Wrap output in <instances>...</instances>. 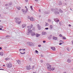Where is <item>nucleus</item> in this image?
<instances>
[{
    "mask_svg": "<svg viewBox=\"0 0 73 73\" xmlns=\"http://www.w3.org/2000/svg\"><path fill=\"white\" fill-rule=\"evenodd\" d=\"M58 9L57 8H56L54 9L52 8V9L51 10V11H52V12H53L54 11L55 12V11H58Z\"/></svg>",
    "mask_w": 73,
    "mask_h": 73,
    "instance_id": "423d86ee",
    "label": "nucleus"
},
{
    "mask_svg": "<svg viewBox=\"0 0 73 73\" xmlns=\"http://www.w3.org/2000/svg\"><path fill=\"white\" fill-rule=\"evenodd\" d=\"M59 11L60 13H63L64 12V11L61 10V9H59Z\"/></svg>",
    "mask_w": 73,
    "mask_h": 73,
    "instance_id": "6e6552de",
    "label": "nucleus"
},
{
    "mask_svg": "<svg viewBox=\"0 0 73 73\" xmlns=\"http://www.w3.org/2000/svg\"><path fill=\"white\" fill-rule=\"evenodd\" d=\"M60 43H62V44H63V43L64 42V41H63L62 40H60Z\"/></svg>",
    "mask_w": 73,
    "mask_h": 73,
    "instance_id": "c85d7f7f",
    "label": "nucleus"
},
{
    "mask_svg": "<svg viewBox=\"0 0 73 73\" xmlns=\"http://www.w3.org/2000/svg\"><path fill=\"white\" fill-rule=\"evenodd\" d=\"M40 36V35L38 34H36V37H39V36Z\"/></svg>",
    "mask_w": 73,
    "mask_h": 73,
    "instance_id": "f3484780",
    "label": "nucleus"
},
{
    "mask_svg": "<svg viewBox=\"0 0 73 73\" xmlns=\"http://www.w3.org/2000/svg\"><path fill=\"white\" fill-rule=\"evenodd\" d=\"M17 9H18V10H20V9H21V7H17Z\"/></svg>",
    "mask_w": 73,
    "mask_h": 73,
    "instance_id": "5701e85b",
    "label": "nucleus"
},
{
    "mask_svg": "<svg viewBox=\"0 0 73 73\" xmlns=\"http://www.w3.org/2000/svg\"><path fill=\"white\" fill-rule=\"evenodd\" d=\"M23 51H24V50H25V49H22Z\"/></svg>",
    "mask_w": 73,
    "mask_h": 73,
    "instance_id": "5fc2aeb1",
    "label": "nucleus"
},
{
    "mask_svg": "<svg viewBox=\"0 0 73 73\" xmlns=\"http://www.w3.org/2000/svg\"><path fill=\"white\" fill-rule=\"evenodd\" d=\"M20 53H21V54H25V52H24V53H22L21 52H20Z\"/></svg>",
    "mask_w": 73,
    "mask_h": 73,
    "instance_id": "4c0bfd02",
    "label": "nucleus"
},
{
    "mask_svg": "<svg viewBox=\"0 0 73 73\" xmlns=\"http://www.w3.org/2000/svg\"><path fill=\"white\" fill-rule=\"evenodd\" d=\"M33 7L32 6H30V8L31 10H33V7Z\"/></svg>",
    "mask_w": 73,
    "mask_h": 73,
    "instance_id": "c9c22d12",
    "label": "nucleus"
},
{
    "mask_svg": "<svg viewBox=\"0 0 73 73\" xmlns=\"http://www.w3.org/2000/svg\"><path fill=\"white\" fill-rule=\"evenodd\" d=\"M41 46V45H38V47H40V46Z\"/></svg>",
    "mask_w": 73,
    "mask_h": 73,
    "instance_id": "3c124183",
    "label": "nucleus"
},
{
    "mask_svg": "<svg viewBox=\"0 0 73 73\" xmlns=\"http://www.w3.org/2000/svg\"><path fill=\"white\" fill-rule=\"evenodd\" d=\"M67 62L68 63H70V62H71V60L70 59H68L67 60Z\"/></svg>",
    "mask_w": 73,
    "mask_h": 73,
    "instance_id": "4468645a",
    "label": "nucleus"
},
{
    "mask_svg": "<svg viewBox=\"0 0 73 73\" xmlns=\"http://www.w3.org/2000/svg\"><path fill=\"white\" fill-rule=\"evenodd\" d=\"M0 30H2V28H0Z\"/></svg>",
    "mask_w": 73,
    "mask_h": 73,
    "instance_id": "e2e57ef3",
    "label": "nucleus"
},
{
    "mask_svg": "<svg viewBox=\"0 0 73 73\" xmlns=\"http://www.w3.org/2000/svg\"><path fill=\"white\" fill-rule=\"evenodd\" d=\"M37 27L39 29H41V28H40V25H39V24L37 25Z\"/></svg>",
    "mask_w": 73,
    "mask_h": 73,
    "instance_id": "412c9836",
    "label": "nucleus"
},
{
    "mask_svg": "<svg viewBox=\"0 0 73 73\" xmlns=\"http://www.w3.org/2000/svg\"><path fill=\"white\" fill-rule=\"evenodd\" d=\"M59 45H62V43H60L59 44Z\"/></svg>",
    "mask_w": 73,
    "mask_h": 73,
    "instance_id": "603ef678",
    "label": "nucleus"
},
{
    "mask_svg": "<svg viewBox=\"0 0 73 73\" xmlns=\"http://www.w3.org/2000/svg\"><path fill=\"white\" fill-rule=\"evenodd\" d=\"M36 1H38V0H35Z\"/></svg>",
    "mask_w": 73,
    "mask_h": 73,
    "instance_id": "680f3d73",
    "label": "nucleus"
},
{
    "mask_svg": "<svg viewBox=\"0 0 73 73\" xmlns=\"http://www.w3.org/2000/svg\"><path fill=\"white\" fill-rule=\"evenodd\" d=\"M53 40H56L57 39V38L55 36H54L53 37Z\"/></svg>",
    "mask_w": 73,
    "mask_h": 73,
    "instance_id": "6ab92c4d",
    "label": "nucleus"
},
{
    "mask_svg": "<svg viewBox=\"0 0 73 73\" xmlns=\"http://www.w3.org/2000/svg\"><path fill=\"white\" fill-rule=\"evenodd\" d=\"M5 59L6 60H9V58H5Z\"/></svg>",
    "mask_w": 73,
    "mask_h": 73,
    "instance_id": "72a5a7b5",
    "label": "nucleus"
},
{
    "mask_svg": "<svg viewBox=\"0 0 73 73\" xmlns=\"http://www.w3.org/2000/svg\"><path fill=\"white\" fill-rule=\"evenodd\" d=\"M23 50L22 49H19V51H20L21 50Z\"/></svg>",
    "mask_w": 73,
    "mask_h": 73,
    "instance_id": "13d9d810",
    "label": "nucleus"
},
{
    "mask_svg": "<svg viewBox=\"0 0 73 73\" xmlns=\"http://www.w3.org/2000/svg\"><path fill=\"white\" fill-rule=\"evenodd\" d=\"M59 36L61 37H63L62 36V35L61 34H60Z\"/></svg>",
    "mask_w": 73,
    "mask_h": 73,
    "instance_id": "58836bf2",
    "label": "nucleus"
},
{
    "mask_svg": "<svg viewBox=\"0 0 73 73\" xmlns=\"http://www.w3.org/2000/svg\"><path fill=\"white\" fill-rule=\"evenodd\" d=\"M0 55H1V56H3V52H0Z\"/></svg>",
    "mask_w": 73,
    "mask_h": 73,
    "instance_id": "a878e982",
    "label": "nucleus"
},
{
    "mask_svg": "<svg viewBox=\"0 0 73 73\" xmlns=\"http://www.w3.org/2000/svg\"><path fill=\"white\" fill-rule=\"evenodd\" d=\"M51 49H52V50H53L54 51H55V50H56V48L55 47H51Z\"/></svg>",
    "mask_w": 73,
    "mask_h": 73,
    "instance_id": "9d476101",
    "label": "nucleus"
},
{
    "mask_svg": "<svg viewBox=\"0 0 73 73\" xmlns=\"http://www.w3.org/2000/svg\"><path fill=\"white\" fill-rule=\"evenodd\" d=\"M15 23L18 24H20L21 23V21L20 19L18 18H15Z\"/></svg>",
    "mask_w": 73,
    "mask_h": 73,
    "instance_id": "f03ea898",
    "label": "nucleus"
},
{
    "mask_svg": "<svg viewBox=\"0 0 73 73\" xmlns=\"http://www.w3.org/2000/svg\"><path fill=\"white\" fill-rule=\"evenodd\" d=\"M25 27H26V24H23L22 25V27L23 28H24Z\"/></svg>",
    "mask_w": 73,
    "mask_h": 73,
    "instance_id": "4be33fe9",
    "label": "nucleus"
},
{
    "mask_svg": "<svg viewBox=\"0 0 73 73\" xmlns=\"http://www.w3.org/2000/svg\"><path fill=\"white\" fill-rule=\"evenodd\" d=\"M67 50L68 51V52H69L70 50H69V48L68 47H67Z\"/></svg>",
    "mask_w": 73,
    "mask_h": 73,
    "instance_id": "e433bc0d",
    "label": "nucleus"
},
{
    "mask_svg": "<svg viewBox=\"0 0 73 73\" xmlns=\"http://www.w3.org/2000/svg\"><path fill=\"white\" fill-rule=\"evenodd\" d=\"M48 25H49V24H48V23H46L45 26L46 27L47 26H48Z\"/></svg>",
    "mask_w": 73,
    "mask_h": 73,
    "instance_id": "7c9ffc66",
    "label": "nucleus"
},
{
    "mask_svg": "<svg viewBox=\"0 0 73 73\" xmlns=\"http://www.w3.org/2000/svg\"><path fill=\"white\" fill-rule=\"evenodd\" d=\"M50 29H52V28H53V26H52V25H50Z\"/></svg>",
    "mask_w": 73,
    "mask_h": 73,
    "instance_id": "c756f323",
    "label": "nucleus"
},
{
    "mask_svg": "<svg viewBox=\"0 0 73 73\" xmlns=\"http://www.w3.org/2000/svg\"><path fill=\"white\" fill-rule=\"evenodd\" d=\"M10 37V36L9 35H7L6 36V37Z\"/></svg>",
    "mask_w": 73,
    "mask_h": 73,
    "instance_id": "a18cd8bd",
    "label": "nucleus"
},
{
    "mask_svg": "<svg viewBox=\"0 0 73 73\" xmlns=\"http://www.w3.org/2000/svg\"><path fill=\"white\" fill-rule=\"evenodd\" d=\"M54 13H55V14L56 15L60 14V12L58 11H55Z\"/></svg>",
    "mask_w": 73,
    "mask_h": 73,
    "instance_id": "1a4fd4ad",
    "label": "nucleus"
},
{
    "mask_svg": "<svg viewBox=\"0 0 73 73\" xmlns=\"http://www.w3.org/2000/svg\"><path fill=\"white\" fill-rule=\"evenodd\" d=\"M5 6H6V7H7V6H9V5L8 4H6L5 5Z\"/></svg>",
    "mask_w": 73,
    "mask_h": 73,
    "instance_id": "a19ab883",
    "label": "nucleus"
},
{
    "mask_svg": "<svg viewBox=\"0 0 73 73\" xmlns=\"http://www.w3.org/2000/svg\"><path fill=\"white\" fill-rule=\"evenodd\" d=\"M48 21H51V20L50 19H48Z\"/></svg>",
    "mask_w": 73,
    "mask_h": 73,
    "instance_id": "864d4df0",
    "label": "nucleus"
},
{
    "mask_svg": "<svg viewBox=\"0 0 73 73\" xmlns=\"http://www.w3.org/2000/svg\"><path fill=\"white\" fill-rule=\"evenodd\" d=\"M57 19H57V18H56V19H54V21H55V22H56V23L57 21Z\"/></svg>",
    "mask_w": 73,
    "mask_h": 73,
    "instance_id": "2f4dec72",
    "label": "nucleus"
},
{
    "mask_svg": "<svg viewBox=\"0 0 73 73\" xmlns=\"http://www.w3.org/2000/svg\"><path fill=\"white\" fill-rule=\"evenodd\" d=\"M29 19H30L31 21H34V20L33 18L32 17H31L30 18H29Z\"/></svg>",
    "mask_w": 73,
    "mask_h": 73,
    "instance_id": "2eb2a0df",
    "label": "nucleus"
},
{
    "mask_svg": "<svg viewBox=\"0 0 73 73\" xmlns=\"http://www.w3.org/2000/svg\"><path fill=\"white\" fill-rule=\"evenodd\" d=\"M58 5H62V2L60 1L58 3Z\"/></svg>",
    "mask_w": 73,
    "mask_h": 73,
    "instance_id": "b1692460",
    "label": "nucleus"
},
{
    "mask_svg": "<svg viewBox=\"0 0 73 73\" xmlns=\"http://www.w3.org/2000/svg\"><path fill=\"white\" fill-rule=\"evenodd\" d=\"M6 65L8 68H12V64H11V62H9V64H7Z\"/></svg>",
    "mask_w": 73,
    "mask_h": 73,
    "instance_id": "20e7f679",
    "label": "nucleus"
},
{
    "mask_svg": "<svg viewBox=\"0 0 73 73\" xmlns=\"http://www.w3.org/2000/svg\"><path fill=\"white\" fill-rule=\"evenodd\" d=\"M8 4H9V5H12V3H9Z\"/></svg>",
    "mask_w": 73,
    "mask_h": 73,
    "instance_id": "79ce46f5",
    "label": "nucleus"
},
{
    "mask_svg": "<svg viewBox=\"0 0 73 73\" xmlns=\"http://www.w3.org/2000/svg\"><path fill=\"white\" fill-rule=\"evenodd\" d=\"M35 69V66H32V70H33Z\"/></svg>",
    "mask_w": 73,
    "mask_h": 73,
    "instance_id": "f704fd0d",
    "label": "nucleus"
},
{
    "mask_svg": "<svg viewBox=\"0 0 73 73\" xmlns=\"http://www.w3.org/2000/svg\"><path fill=\"white\" fill-rule=\"evenodd\" d=\"M59 21H60V20L57 19V20L56 21V22L58 23V22H59Z\"/></svg>",
    "mask_w": 73,
    "mask_h": 73,
    "instance_id": "37998d69",
    "label": "nucleus"
},
{
    "mask_svg": "<svg viewBox=\"0 0 73 73\" xmlns=\"http://www.w3.org/2000/svg\"><path fill=\"white\" fill-rule=\"evenodd\" d=\"M48 29H49V28H48V27L46 28H45V29H46V30H48Z\"/></svg>",
    "mask_w": 73,
    "mask_h": 73,
    "instance_id": "c03bdc74",
    "label": "nucleus"
},
{
    "mask_svg": "<svg viewBox=\"0 0 73 73\" xmlns=\"http://www.w3.org/2000/svg\"><path fill=\"white\" fill-rule=\"evenodd\" d=\"M35 52H36V53H38V51L37 50H35Z\"/></svg>",
    "mask_w": 73,
    "mask_h": 73,
    "instance_id": "09e8293b",
    "label": "nucleus"
},
{
    "mask_svg": "<svg viewBox=\"0 0 73 73\" xmlns=\"http://www.w3.org/2000/svg\"><path fill=\"white\" fill-rule=\"evenodd\" d=\"M53 37V36L52 35H50L49 36V37H48V39L49 40H50V39H51L52 38V37Z\"/></svg>",
    "mask_w": 73,
    "mask_h": 73,
    "instance_id": "9b49d317",
    "label": "nucleus"
},
{
    "mask_svg": "<svg viewBox=\"0 0 73 73\" xmlns=\"http://www.w3.org/2000/svg\"><path fill=\"white\" fill-rule=\"evenodd\" d=\"M21 11L22 12H23V14H24V15H25L26 14V13H25V10L22 9L21 10Z\"/></svg>",
    "mask_w": 73,
    "mask_h": 73,
    "instance_id": "f8f14e48",
    "label": "nucleus"
},
{
    "mask_svg": "<svg viewBox=\"0 0 73 73\" xmlns=\"http://www.w3.org/2000/svg\"><path fill=\"white\" fill-rule=\"evenodd\" d=\"M72 70H73V68H72Z\"/></svg>",
    "mask_w": 73,
    "mask_h": 73,
    "instance_id": "774afa93",
    "label": "nucleus"
},
{
    "mask_svg": "<svg viewBox=\"0 0 73 73\" xmlns=\"http://www.w3.org/2000/svg\"><path fill=\"white\" fill-rule=\"evenodd\" d=\"M25 0L26 1V2H27L28 1V0Z\"/></svg>",
    "mask_w": 73,
    "mask_h": 73,
    "instance_id": "052dcab7",
    "label": "nucleus"
},
{
    "mask_svg": "<svg viewBox=\"0 0 73 73\" xmlns=\"http://www.w3.org/2000/svg\"><path fill=\"white\" fill-rule=\"evenodd\" d=\"M43 43H45L46 42V41L45 40H43Z\"/></svg>",
    "mask_w": 73,
    "mask_h": 73,
    "instance_id": "de8ad7c7",
    "label": "nucleus"
},
{
    "mask_svg": "<svg viewBox=\"0 0 73 73\" xmlns=\"http://www.w3.org/2000/svg\"><path fill=\"white\" fill-rule=\"evenodd\" d=\"M64 73H66V72H64Z\"/></svg>",
    "mask_w": 73,
    "mask_h": 73,
    "instance_id": "338daca9",
    "label": "nucleus"
},
{
    "mask_svg": "<svg viewBox=\"0 0 73 73\" xmlns=\"http://www.w3.org/2000/svg\"><path fill=\"white\" fill-rule=\"evenodd\" d=\"M28 9L26 8V11H25V13H27V12H28Z\"/></svg>",
    "mask_w": 73,
    "mask_h": 73,
    "instance_id": "393cba45",
    "label": "nucleus"
},
{
    "mask_svg": "<svg viewBox=\"0 0 73 73\" xmlns=\"http://www.w3.org/2000/svg\"><path fill=\"white\" fill-rule=\"evenodd\" d=\"M59 24L60 25H62V24H61V22H59Z\"/></svg>",
    "mask_w": 73,
    "mask_h": 73,
    "instance_id": "ea45409f",
    "label": "nucleus"
},
{
    "mask_svg": "<svg viewBox=\"0 0 73 73\" xmlns=\"http://www.w3.org/2000/svg\"><path fill=\"white\" fill-rule=\"evenodd\" d=\"M69 25V27H71V25H70V24L69 25Z\"/></svg>",
    "mask_w": 73,
    "mask_h": 73,
    "instance_id": "bf43d9fd",
    "label": "nucleus"
},
{
    "mask_svg": "<svg viewBox=\"0 0 73 73\" xmlns=\"http://www.w3.org/2000/svg\"><path fill=\"white\" fill-rule=\"evenodd\" d=\"M31 69V66L29 65L26 67V69L27 70H30Z\"/></svg>",
    "mask_w": 73,
    "mask_h": 73,
    "instance_id": "0eeeda50",
    "label": "nucleus"
},
{
    "mask_svg": "<svg viewBox=\"0 0 73 73\" xmlns=\"http://www.w3.org/2000/svg\"><path fill=\"white\" fill-rule=\"evenodd\" d=\"M33 25L31 24L29 25V26H27V28H28V29H31V28H32V27H33Z\"/></svg>",
    "mask_w": 73,
    "mask_h": 73,
    "instance_id": "39448f33",
    "label": "nucleus"
},
{
    "mask_svg": "<svg viewBox=\"0 0 73 73\" xmlns=\"http://www.w3.org/2000/svg\"><path fill=\"white\" fill-rule=\"evenodd\" d=\"M47 69L48 71H50L51 70V68L52 67V66L49 65V64H47Z\"/></svg>",
    "mask_w": 73,
    "mask_h": 73,
    "instance_id": "7ed1b4c3",
    "label": "nucleus"
},
{
    "mask_svg": "<svg viewBox=\"0 0 73 73\" xmlns=\"http://www.w3.org/2000/svg\"><path fill=\"white\" fill-rule=\"evenodd\" d=\"M30 42H28V43H27V45H28L29 46H30Z\"/></svg>",
    "mask_w": 73,
    "mask_h": 73,
    "instance_id": "bb28decb",
    "label": "nucleus"
},
{
    "mask_svg": "<svg viewBox=\"0 0 73 73\" xmlns=\"http://www.w3.org/2000/svg\"><path fill=\"white\" fill-rule=\"evenodd\" d=\"M3 66H5V65H3Z\"/></svg>",
    "mask_w": 73,
    "mask_h": 73,
    "instance_id": "69168bd1",
    "label": "nucleus"
},
{
    "mask_svg": "<svg viewBox=\"0 0 73 73\" xmlns=\"http://www.w3.org/2000/svg\"><path fill=\"white\" fill-rule=\"evenodd\" d=\"M44 13H45V14H49V11H45L44 12Z\"/></svg>",
    "mask_w": 73,
    "mask_h": 73,
    "instance_id": "ddd939ff",
    "label": "nucleus"
},
{
    "mask_svg": "<svg viewBox=\"0 0 73 73\" xmlns=\"http://www.w3.org/2000/svg\"><path fill=\"white\" fill-rule=\"evenodd\" d=\"M28 31L27 32V33H28V35H29V34L31 33L32 36H35L36 35L35 33L34 32L35 30V27H33L32 29V30H31V29H28Z\"/></svg>",
    "mask_w": 73,
    "mask_h": 73,
    "instance_id": "f257e3e1",
    "label": "nucleus"
},
{
    "mask_svg": "<svg viewBox=\"0 0 73 73\" xmlns=\"http://www.w3.org/2000/svg\"><path fill=\"white\" fill-rule=\"evenodd\" d=\"M72 44H73V40L72 41Z\"/></svg>",
    "mask_w": 73,
    "mask_h": 73,
    "instance_id": "0e129e2a",
    "label": "nucleus"
},
{
    "mask_svg": "<svg viewBox=\"0 0 73 73\" xmlns=\"http://www.w3.org/2000/svg\"><path fill=\"white\" fill-rule=\"evenodd\" d=\"M55 70V67H52V68H51V70H50V71H53V70Z\"/></svg>",
    "mask_w": 73,
    "mask_h": 73,
    "instance_id": "dca6fc26",
    "label": "nucleus"
},
{
    "mask_svg": "<svg viewBox=\"0 0 73 73\" xmlns=\"http://www.w3.org/2000/svg\"><path fill=\"white\" fill-rule=\"evenodd\" d=\"M40 56L41 57H44V56L43 55H42V54H41L40 55Z\"/></svg>",
    "mask_w": 73,
    "mask_h": 73,
    "instance_id": "49530a36",
    "label": "nucleus"
},
{
    "mask_svg": "<svg viewBox=\"0 0 73 73\" xmlns=\"http://www.w3.org/2000/svg\"><path fill=\"white\" fill-rule=\"evenodd\" d=\"M16 61L18 62V64H20V62H21V61L19 60H17Z\"/></svg>",
    "mask_w": 73,
    "mask_h": 73,
    "instance_id": "a211bd4d",
    "label": "nucleus"
},
{
    "mask_svg": "<svg viewBox=\"0 0 73 73\" xmlns=\"http://www.w3.org/2000/svg\"><path fill=\"white\" fill-rule=\"evenodd\" d=\"M40 61L41 63H42V62H43V61H42V60H40Z\"/></svg>",
    "mask_w": 73,
    "mask_h": 73,
    "instance_id": "8fccbe9b",
    "label": "nucleus"
},
{
    "mask_svg": "<svg viewBox=\"0 0 73 73\" xmlns=\"http://www.w3.org/2000/svg\"><path fill=\"white\" fill-rule=\"evenodd\" d=\"M2 49V48H1V47H0V50H1V49Z\"/></svg>",
    "mask_w": 73,
    "mask_h": 73,
    "instance_id": "6e6d98bb",
    "label": "nucleus"
},
{
    "mask_svg": "<svg viewBox=\"0 0 73 73\" xmlns=\"http://www.w3.org/2000/svg\"><path fill=\"white\" fill-rule=\"evenodd\" d=\"M62 38L64 40H66V37H65L64 36H63Z\"/></svg>",
    "mask_w": 73,
    "mask_h": 73,
    "instance_id": "473e14b6",
    "label": "nucleus"
},
{
    "mask_svg": "<svg viewBox=\"0 0 73 73\" xmlns=\"http://www.w3.org/2000/svg\"><path fill=\"white\" fill-rule=\"evenodd\" d=\"M39 12H41V11L40 9H39Z\"/></svg>",
    "mask_w": 73,
    "mask_h": 73,
    "instance_id": "4d7b16f0",
    "label": "nucleus"
},
{
    "mask_svg": "<svg viewBox=\"0 0 73 73\" xmlns=\"http://www.w3.org/2000/svg\"><path fill=\"white\" fill-rule=\"evenodd\" d=\"M30 46H33V44L32 42H30Z\"/></svg>",
    "mask_w": 73,
    "mask_h": 73,
    "instance_id": "cd10ccee",
    "label": "nucleus"
},
{
    "mask_svg": "<svg viewBox=\"0 0 73 73\" xmlns=\"http://www.w3.org/2000/svg\"><path fill=\"white\" fill-rule=\"evenodd\" d=\"M46 32H44V31L42 32V35H46Z\"/></svg>",
    "mask_w": 73,
    "mask_h": 73,
    "instance_id": "aec40b11",
    "label": "nucleus"
}]
</instances>
